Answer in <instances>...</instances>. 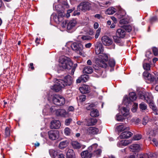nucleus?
<instances>
[{"label": "nucleus", "instance_id": "obj_59", "mask_svg": "<svg viewBox=\"0 0 158 158\" xmlns=\"http://www.w3.org/2000/svg\"><path fill=\"white\" fill-rule=\"evenodd\" d=\"M139 158H149V157L148 154H146L140 156Z\"/></svg>", "mask_w": 158, "mask_h": 158}, {"label": "nucleus", "instance_id": "obj_60", "mask_svg": "<svg viewBox=\"0 0 158 158\" xmlns=\"http://www.w3.org/2000/svg\"><path fill=\"white\" fill-rule=\"evenodd\" d=\"M92 45V44L91 43H88V44H86L85 46L87 48H90Z\"/></svg>", "mask_w": 158, "mask_h": 158}, {"label": "nucleus", "instance_id": "obj_9", "mask_svg": "<svg viewBox=\"0 0 158 158\" xmlns=\"http://www.w3.org/2000/svg\"><path fill=\"white\" fill-rule=\"evenodd\" d=\"M136 97L135 94L134 92H131L129 94V97H125L123 99V103L127 105V103H129L131 101H133L136 100Z\"/></svg>", "mask_w": 158, "mask_h": 158}, {"label": "nucleus", "instance_id": "obj_43", "mask_svg": "<svg viewBox=\"0 0 158 158\" xmlns=\"http://www.w3.org/2000/svg\"><path fill=\"white\" fill-rule=\"evenodd\" d=\"M142 138V136L140 135H135L133 138V139L135 140H139L141 139Z\"/></svg>", "mask_w": 158, "mask_h": 158}, {"label": "nucleus", "instance_id": "obj_62", "mask_svg": "<svg viewBox=\"0 0 158 158\" xmlns=\"http://www.w3.org/2000/svg\"><path fill=\"white\" fill-rule=\"evenodd\" d=\"M94 16L95 18H97L98 19H100L101 18H102V16L99 14H97L95 15Z\"/></svg>", "mask_w": 158, "mask_h": 158}, {"label": "nucleus", "instance_id": "obj_15", "mask_svg": "<svg viewBox=\"0 0 158 158\" xmlns=\"http://www.w3.org/2000/svg\"><path fill=\"white\" fill-rule=\"evenodd\" d=\"M92 155V151H89L88 148L87 150L83 151L81 153L82 158H91Z\"/></svg>", "mask_w": 158, "mask_h": 158}, {"label": "nucleus", "instance_id": "obj_27", "mask_svg": "<svg viewBox=\"0 0 158 158\" xmlns=\"http://www.w3.org/2000/svg\"><path fill=\"white\" fill-rule=\"evenodd\" d=\"M49 152L50 155L53 158H57L59 154V151L57 150L50 149Z\"/></svg>", "mask_w": 158, "mask_h": 158}, {"label": "nucleus", "instance_id": "obj_11", "mask_svg": "<svg viewBox=\"0 0 158 158\" xmlns=\"http://www.w3.org/2000/svg\"><path fill=\"white\" fill-rule=\"evenodd\" d=\"M98 128L94 127H90L87 129L86 133L89 135H94L97 134L99 132Z\"/></svg>", "mask_w": 158, "mask_h": 158}, {"label": "nucleus", "instance_id": "obj_45", "mask_svg": "<svg viewBox=\"0 0 158 158\" xmlns=\"http://www.w3.org/2000/svg\"><path fill=\"white\" fill-rule=\"evenodd\" d=\"M5 135L6 136H9L10 135V131L8 127L6 128L5 131Z\"/></svg>", "mask_w": 158, "mask_h": 158}, {"label": "nucleus", "instance_id": "obj_7", "mask_svg": "<svg viewBox=\"0 0 158 158\" xmlns=\"http://www.w3.org/2000/svg\"><path fill=\"white\" fill-rule=\"evenodd\" d=\"M49 138L52 140H55L59 137V132L57 130H51L48 132Z\"/></svg>", "mask_w": 158, "mask_h": 158}, {"label": "nucleus", "instance_id": "obj_61", "mask_svg": "<svg viewBox=\"0 0 158 158\" xmlns=\"http://www.w3.org/2000/svg\"><path fill=\"white\" fill-rule=\"evenodd\" d=\"M98 26L99 24L98 23L96 22L94 23V29H96L98 28Z\"/></svg>", "mask_w": 158, "mask_h": 158}, {"label": "nucleus", "instance_id": "obj_19", "mask_svg": "<svg viewBox=\"0 0 158 158\" xmlns=\"http://www.w3.org/2000/svg\"><path fill=\"white\" fill-rule=\"evenodd\" d=\"M85 120L86 125L87 126L94 125L97 122V120L96 118H86Z\"/></svg>", "mask_w": 158, "mask_h": 158}, {"label": "nucleus", "instance_id": "obj_39", "mask_svg": "<svg viewBox=\"0 0 158 158\" xmlns=\"http://www.w3.org/2000/svg\"><path fill=\"white\" fill-rule=\"evenodd\" d=\"M64 133L65 135H69L71 133V130L68 127H66L64 130Z\"/></svg>", "mask_w": 158, "mask_h": 158}, {"label": "nucleus", "instance_id": "obj_54", "mask_svg": "<svg viewBox=\"0 0 158 158\" xmlns=\"http://www.w3.org/2000/svg\"><path fill=\"white\" fill-rule=\"evenodd\" d=\"M154 54L156 56H158V49L156 48H153L152 49Z\"/></svg>", "mask_w": 158, "mask_h": 158}, {"label": "nucleus", "instance_id": "obj_36", "mask_svg": "<svg viewBox=\"0 0 158 158\" xmlns=\"http://www.w3.org/2000/svg\"><path fill=\"white\" fill-rule=\"evenodd\" d=\"M99 59H101L105 61H106L108 60L107 56L105 54L102 53L99 55Z\"/></svg>", "mask_w": 158, "mask_h": 158}, {"label": "nucleus", "instance_id": "obj_6", "mask_svg": "<svg viewBox=\"0 0 158 158\" xmlns=\"http://www.w3.org/2000/svg\"><path fill=\"white\" fill-rule=\"evenodd\" d=\"M62 82L64 87L66 86H70L72 84L73 80L72 77L70 75H68L65 76L64 80H60Z\"/></svg>", "mask_w": 158, "mask_h": 158}, {"label": "nucleus", "instance_id": "obj_32", "mask_svg": "<svg viewBox=\"0 0 158 158\" xmlns=\"http://www.w3.org/2000/svg\"><path fill=\"white\" fill-rule=\"evenodd\" d=\"M93 71V68L90 66L85 67L83 70V73L87 74H90Z\"/></svg>", "mask_w": 158, "mask_h": 158}, {"label": "nucleus", "instance_id": "obj_51", "mask_svg": "<svg viewBox=\"0 0 158 158\" xmlns=\"http://www.w3.org/2000/svg\"><path fill=\"white\" fill-rule=\"evenodd\" d=\"M101 32V29L99 28L96 31V33L95 36V37L96 39H97L99 36V35L100 32Z\"/></svg>", "mask_w": 158, "mask_h": 158}, {"label": "nucleus", "instance_id": "obj_30", "mask_svg": "<svg viewBox=\"0 0 158 158\" xmlns=\"http://www.w3.org/2000/svg\"><path fill=\"white\" fill-rule=\"evenodd\" d=\"M116 128L118 131H122L125 130H129V127H127L123 124L117 126Z\"/></svg>", "mask_w": 158, "mask_h": 158}, {"label": "nucleus", "instance_id": "obj_5", "mask_svg": "<svg viewBox=\"0 0 158 158\" xmlns=\"http://www.w3.org/2000/svg\"><path fill=\"white\" fill-rule=\"evenodd\" d=\"M78 7L80 10L85 11L90 10L91 7V4L89 2L84 1L80 4Z\"/></svg>", "mask_w": 158, "mask_h": 158}, {"label": "nucleus", "instance_id": "obj_35", "mask_svg": "<svg viewBox=\"0 0 158 158\" xmlns=\"http://www.w3.org/2000/svg\"><path fill=\"white\" fill-rule=\"evenodd\" d=\"M90 115L92 117H97L99 115V112L97 110L94 109L90 112Z\"/></svg>", "mask_w": 158, "mask_h": 158}, {"label": "nucleus", "instance_id": "obj_50", "mask_svg": "<svg viewBox=\"0 0 158 158\" xmlns=\"http://www.w3.org/2000/svg\"><path fill=\"white\" fill-rule=\"evenodd\" d=\"M81 38L83 40H89L92 39V37L89 36H83Z\"/></svg>", "mask_w": 158, "mask_h": 158}, {"label": "nucleus", "instance_id": "obj_14", "mask_svg": "<svg viewBox=\"0 0 158 158\" xmlns=\"http://www.w3.org/2000/svg\"><path fill=\"white\" fill-rule=\"evenodd\" d=\"M96 63L97 65L99 67L105 68L107 65V64L104 61L99 58L96 59Z\"/></svg>", "mask_w": 158, "mask_h": 158}, {"label": "nucleus", "instance_id": "obj_40", "mask_svg": "<svg viewBox=\"0 0 158 158\" xmlns=\"http://www.w3.org/2000/svg\"><path fill=\"white\" fill-rule=\"evenodd\" d=\"M143 67L144 69L146 70H149L150 69V65L148 63H144L143 64Z\"/></svg>", "mask_w": 158, "mask_h": 158}, {"label": "nucleus", "instance_id": "obj_44", "mask_svg": "<svg viewBox=\"0 0 158 158\" xmlns=\"http://www.w3.org/2000/svg\"><path fill=\"white\" fill-rule=\"evenodd\" d=\"M138 107V104L135 103L132 106L131 110L133 112H135L136 111L137 108Z\"/></svg>", "mask_w": 158, "mask_h": 158}, {"label": "nucleus", "instance_id": "obj_41", "mask_svg": "<svg viewBox=\"0 0 158 158\" xmlns=\"http://www.w3.org/2000/svg\"><path fill=\"white\" fill-rule=\"evenodd\" d=\"M113 38L114 41L115 43H119L120 42V37H118V35H116L114 36H113Z\"/></svg>", "mask_w": 158, "mask_h": 158}, {"label": "nucleus", "instance_id": "obj_25", "mask_svg": "<svg viewBox=\"0 0 158 158\" xmlns=\"http://www.w3.org/2000/svg\"><path fill=\"white\" fill-rule=\"evenodd\" d=\"M104 51L103 47L101 44H98L95 49V53L97 55L102 53Z\"/></svg>", "mask_w": 158, "mask_h": 158}, {"label": "nucleus", "instance_id": "obj_56", "mask_svg": "<svg viewBox=\"0 0 158 158\" xmlns=\"http://www.w3.org/2000/svg\"><path fill=\"white\" fill-rule=\"evenodd\" d=\"M86 99V96L85 95H82L80 97V100L81 102L84 101Z\"/></svg>", "mask_w": 158, "mask_h": 158}, {"label": "nucleus", "instance_id": "obj_49", "mask_svg": "<svg viewBox=\"0 0 158 158\" xmlns=\"http://www.w3.org/2000/svg\"><path fill=\"white\" fill-rule=\"evenodd\" d=\"M148 118L147 116L145 117L143 119L142 123L144 125H145L148 122Z\"/></svg>", "mask_w": 158, "mask_h": 158}, {"label": "nucleus", "instance_id": "obj_29", "mask_svg": "<svg viewBox=\"0 0 158 158\" xmlns=\"http://www.w3.org/2000/svg\"><path fill=\"white\" fill-rule=\"evenodd\" d=\"M129 109L128 107H123L121 110V112L123 115L126 116L129 114Z\"/></svg>", "mask_w": 158, "mask_h": 158}, {"label": "nucleus", "instance_id": "obj_8", "mask_svg": "<svg viewBox=\"0 0 158 158\" xmlns=\"http://www.w3.org/2000/svg\"><path fill=\"white\" fill-rule=\"evenodd\" d=\"M56 83L50 87L51 89L56 92H58L60 91L62 88L64 87L62 82L60 80H57L55 79Z\"/></svg>", "mask_w": 158, "mask_h": 158}, {"label": "nucleus", "instance_id": "obj_16", "mask_svg": "<svg viewBox=\"0 0 158 158\" xmlns=\"http://www.w3.org/2000/svg\"><path fill=\"white\" fill-rule=\"evenodd\" d=\"M58 15L57 16H56L54 18V19L55 22L57 23H59L60 22L63 20V17L65 15V14L64 12L62 11H59L58 12Z\"/></svg>", "mask_w": 158, "mask_h": 158}, {"label": "nucleus", "instance_id": "obj_63", "mask_svg": "<svg viewBox=\"0 0 158 158\" xmlns=\"http://www.w3.org/2000/svg\"><path fill=\"white\" fill-rule=\"evenodd\" d=\"M30 67L29 68H31V69L34 70V67L33 66V63H30L29 64Z\"/></svg>", "mask_w": 158, "mask_h": 158}, {"label": "nucleus", "instance_id": "obj_28", "mask_svg": "<svg viewBox=\"0 0 158 158\" xmlns=\"http://www.w3.org/2000/svg\"><path fill=\"white\" fill-rule=\"evenodd\" d=\"M79 90L82 94H86L89 92V86L84 85L79 88Z\"/></svg>", "mask_w": 158, "mask_h": 158}, {"label": "nucleus", "instance_id": "obj_52", "mask_svg": "<svg viewBox=\"0 0 158 158\" xmlns=\"http://www.w3.org/2000/svg\"><path fill=\"white\" fill-rule=\"evenodd\" d=\"M72 121V119L69 118L66 119L65 121V124L66 126L69 125L71 122Z\"/></svg>", "mask_w": 158, "mask_h": 158}, {"label": "nucleus", "instance_id": "obj_38", "mask_svg": "<svg viewBox=\"0 0 158 158\" xmlns=\"http://www.w3.org/2000/svg\"><path fill=\"white\" fill-rule=\"evenodd\" d=\"M139 107L141 110L143 111L147 109V106L144 103L142 102L139 104Z\"/></svg>", "mask_w": 158, "mask_h": 158}, {"label": "nucleus", "instance_id": "obj_55", "mask_svg": "<svg viewBox=\"0 0 158 158\" xmlns=\"http://www.w3.org/2000/svg\"><path fill=\"white\" fill-rule=\"evenodd\" d=\"M67 22L66 21H63L61 24V26L63 28L67 27Z\"/></svg>", "mask_w": 158, "mask_h": 158}, {"label": "nucleus", "instance_id": "obj_20", "mask_svg": "<svg viewBox=\"0 0 158 158\" xmlns=\"http://www.w3.org/2000/svg\"><path fill=\"white\" fill-rule=\"evenodd\" d=\"M122 132L119 136V137L121 139H127L128 138L131 136L132 135L131 132L128 131V130Z\"/></svg>", "mask_w": 158, "mask_h": 158}, {"label": "nucleus", "instance_id": "obj_58", "mask_svg": "<svg viewBox=\"0 0 158 158\" xmlns=\"http://www.w3.org/2000/svg\"><path fill=\"white\" fill-rule=\"evenodd\" d=\"M74 107L72 106H70L68 107L67 110L68 111L67 112H69L70 111H74Z\"/></svg>", "mask_w": 158, "mask_h": 158}, {"label": "nucleus", "instance_id": "obj_21", "mask_svg": "<svg viewBox=\"0 0 158 158\" xmlns=\"http://www.w3.org/2000/svg\"><path fill=\"white\" fill-rule=\"evenodd\" d=\"M143 75L145 79L148 80L150 81H153L154 80V77L147 71H145L143 73Z\"/></svg>", "mask_w": 158, "mask_h": 158}, {"label": "nucleus", "instance_id": "obj_4", "mask_svg": "<svg viewBox=\"0 0 158 158\" xmlns=\"http://www.w3.org/2000/svg\"><path fill=\"white\" fill-rule=\"evenodd\" d=\"M98 145L97 143H94L88 148L89 151H92V154L98 157L102 153V150L99 148L97 149Z\"/></svg>", "mask_w": 158, "mask_h": 158}, {"label": "nucleus", "instance_id": "obj_3", "mask_svg": "<svg viewBox=\"0 0 158 158\" xmlns=\"http://www.w3.org/2000/svg\"><path fill=\"white\" fill-rule=\"evenodd\" d=\"M71 47L73 50L79 53L80 55L85 56L84 54L82 51L83 47L81 44L74 43L71 45Z\"/></svg>", "mask_w": 158, "mask_h": 158}, {"label": "nucleus", "instance_id": "obj_64", "mask_svg": "<svg viewBox=\"0 0 158 158\" xmlns=\"http://www.w3.org/2000/svg\"><path fill=\"white\" fill-rule=\"evenodd\" d=\"M58 156V157H57V158H65L64 155L62 154L59 153Z\"/></svg>", "mask_w": 158, "mask_h": 158}, {"label": "nucleus", "instance_id": "obj_18", "mask_svg": "<svg viewBox=\"0 0 158 158\" xmlns=\"http://www.w3.org/2000/svg\"><path fill=\"white\" fill-rule=\"evenodd\" d=\"M126 32L123 28H120L117 30L116 34L121 38H123L126 35Z\"/></svg>", "mask_w": 158, "mask_h": 158}, {"label": "nucleus", "instance_id": "obj_23", "mask_svg": "<svg viewBox=\"0 0 158 158\" xmlns=\"http://www.w3.org/2000/svg\"><path fill=\"white\" fill-rule=\"evenodd\" d=\"M131 151L133 152H138L141 150L139 145L138 144H133L129 147Z\"/></svg>", "mask_w": 158, "mask_h": 158}, {"label": "nucleus", "instance_id": "obj_24", "mask_svg": "<svg viewBox=\"0 0 158 158\" xmlns=\"http://www.w3.org/2000/svg\"><path fill=\"white\" fill-rule=\"evenodd\" d=\"M132 141L131 140H122L118 142L117 144L118 146L121 147L122 146H126L131 143Z\"/></svg>", "mask_w": 158, "mask_h": 158}, {"label": "nucleus", "instance_id": "obj_22", "mask_svg": "<svg viewBox=\"0 0 158 158\" xmlns=\"http://www.w3.org/2000/svg\"><path fill=\"white\" fill-rule=\"evenodd\" d=\"M89 79V77L86 75H81L76 80V82L77 83H79L81 82H85Z\"/></svg>", "mask_w": 158, "mask_h": 158}, {"label": "nucleus", "instance_id": "obj_47", "mask_svg": "<svg viewBox=\"0 0 158 158\" xmlns=\"http://www.w3.org/2000/svg\"><path fill=\"white\" fill-rule=\"evenodd\" d=\"M94 106V104H91L87 106L86 107V109L87 110H91V111L94 109L93 107Z\"/></svg>", "mask_w": 158, "mask_h": 158}, {"label": "nucleus", "instance_id": "obj_13", "mask_svg": "<svg viewBox=\"0 0 158 158\" xmlns=\"http://www.w3.org/2000/svg\"><path fill=\"white\" fill-rule=\"evenodd\" d=\"M56 115L61 117H65L68 115V113L63 109H59L56 111Z\"/></svg>", "mask_w": 158, "mask_h": 158}, {"label": "nucleus", "instance_id": "obj_53", "mask_svg": "<svg viewBox=\"0 0 158 158\" xmlns=\"http://www.w3.org/2000/svg\"><path fill=\"white\" fill-rule=\"evenodd\" d=\"M125 30H126L128 32H130L132 29L131 27L130 26L127 25L125 26Z\"/></svg>", "mask_w": 158, "mask_h": 158}, {"label": "nucleus", "instance_id": "obj_48", "mask_svg": "<svg viewBox=\"0 0 158 158\" xmlns=\"http://www.w3.org/2000/svg\"><path fill=\"white\" fill-rule=\"evenodd\" d=\"M109 64L110 66L113 67L114 66L115 64V61L113 59H110L109 61Z\"/></svg>", "mask_w": 158, "mask_h": 158}, {"label": "nucleus", "instance_id": "obj_12", "mask_svg": "<svg viewBox=\"0 0 158 158\" xmlns=\"http://www.w3.org/2000/svg\"><path fill=\"white\" fill-rule=\"evenodd\" d=\"M61 126V123L59 120H53L50 123V127L51 129H58Z\"/></svg>", "mask_w": 158, "mask_h": 158}, {"label": "nucleus", "instance_id": "obj_1", "mask_svg": "<svg viewBox=\"0 0 158 158\" xmlns=\"http://www.w3.org/2000/svg\"><path fill=\"white\" fill-rule=\"evenodd\" d=\"M60 66L63 69H70L73 65V63L70 58L65 56L60 57Z\"/></svg>", "mask_w": 158, "mask_h": 158}, {"label": "nucleus", "instance_id": "obj_42", "mask_svg": "<svg viewBox=\"0 0 158 158\" xmlns=\"http://www.w3.org/2000/svg\"><path fill=\"white\" fill-rule=\"evenodd\" d=\"M156 135V133L153 130H151L150 131V132L149 133L148 135V138L150 139H151L152 137Z\"/></svg>", "mask_w": 158, "mask_h": 158}, {"label": "nucleus", "instance_id": "obj_37", "mask_svg": "<svg viewBox=\"0 0 158 158\" xmlns=\"http://www.w3.org/2000/svg\"><path fill=\"white\" fill-rule=\"evenodd\" d=\"M67 157L75 156L74 152L72 149H69L66 153Z\"/></svg>", "mask_w": 158, "mask_h": 158}, {"label": "nucleus", "instance_id": "obj_33", "mask_svg": "<svg viewBox=\"0 0 158 158\" xmlns=\"http://www.w3.org/2000/svg\"><path fill=\"white\" fill-rule=\"evenodd\" d=\"M116 10L113 7H111L108 8L105 12L106 14L111 15L114 14L116 12Z\"/></svg>", "mask_w": 158, "mask_h": 158}, {"label": "nucleus", "instance_id": "obj_17", "mask_svg": "<svg viewBox=\"0 0 158 158\" xmlns=\"http://www.w3.org/2000/svg\"><path fill=\"white\" fill-rule=\"evenodd\" d=\"M77 24V21L75 20L72 19L67 22V29L70 30L73 29Z\"/></svg>", "mask_w": 158, "mask_h": 158}, {"label": "nucleus", "instance_id": "obj_26", "mask_svg": "<svg viewBox=\"0 0 158 158\" xmlns=\"http://www.w3.org/2000/svg\"><path fill=\"white\" fill-rule=\"evenodd\" d=\"M150 97H147L146 99V100L147 102L149 104L150 108H152L153 110H156V107L154 106L152 96H150Z\"/></svg>", "mask_w": 158, "mask_h": 158}, {"label": "nucleus", "instance_id": "obj_46", "mask_svg": "<svg viewBox=\"0 0 158 158\" xmlns=\"http://www.w3.org/2000/svg\"><path fill=\"white\" fill-rule=\"evenodd\" d=\"M116 119L118 121H123L124 118L121 115L117 114L116 115Z\"/></svg>", "mask_w": 158, "mask_h": 158}, {"label": "nucleus", "instance_id": "obj_31", "mask_svg": "<svg viewBox=\"0 0 158 158\" xmlns=\"http://www.w3.org/2000/svg\"><path fill=\"white\" fill-rule=\"evenodd\" d=\"M71 144L74 149H78L81 148V145L78 142L76 141H72Z\"/></svg>", "mask_w": 158, "mask_h": 158}, {"label": "nucleus", "instance_id": "obj_57", "mask_svg": "<svg viewBox=\"0 0 158 158\" xmlns=\"http://www.w3.org/2000/svg\"><path fill=\"white\" fill-rule=\"evenodd\" d=\"M73 10L72 9H69L67 10V13L66 15V16L67 18H68L70 16V13L72 12Z\"/></svg>", "mask_w": 158, "mask_h": 158}, {"label": "nucleus", "instance_id": "obj_10", "mask_svg": "<svg viewBox=\"0 0 158 158\" xmlns=\"http://www.w3.org/2000/svg\"><path fill=\"white\" fill-rule=\"evenodd\" d=\"M102 41L103 44L106 46L110 45L113 43L112 40L106 35L103 36L102 37Z\"/></svg>", "mask_w": 158, "mask_h": 158}, {"label": "nucleus", "instance_id": "obj_34", "mask_svg": "<svg viewBox=\"0 0 158 158\" xmlns=\"http://www.w3.org/2000/svg\"><path fill=\"white\" fill-rule=\"evenodd\" d=\"M68 142L67 141L61 142L59 145V147L60 149H63L66 147L68 145Z\"/></svg>", "mask_w": 158, "mask_h": 158}, {"label": "nucleus", "instance_id": "obj_2", "mask_svg": "<svg viewBox=\"0 0 158 158\" xmlns=\"http://www.w3.org/2000/svg\"><path fill=\"white\" fill-rule=\"evenodd\" d=\"M52 96V101L54 104L58 106H61L65 103V99L63 97L56 94Z\"/></svg>", "mask_w": 158, "mask_h": 158}]
</instances>
